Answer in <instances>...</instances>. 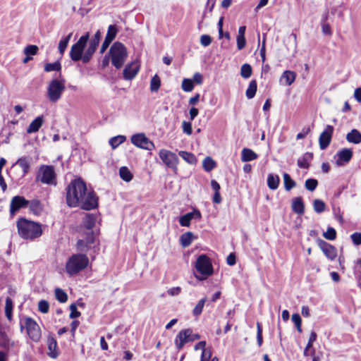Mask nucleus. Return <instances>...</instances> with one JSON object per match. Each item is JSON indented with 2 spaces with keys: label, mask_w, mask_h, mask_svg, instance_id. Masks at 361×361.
<instances>
[{
  "label": "nucleus",
  "mask_w": 361,
  "mask_h": 361,
  "mask_svg": "<svg viewBox=\"0 0 361 361\" xmlns=\"http://www.w3.org/2000/svg\"><path fill=\"white\" fill-rule=\"evenodd\" d=\"M237 48L238 50H242L246 44V39L245 36H237Z\"/></svg>",
  "instance_id": "54"
},
{
  "label": "nucleus",
  "mask_w": 361,
  "mask_h": 361,
  "mask_svg": "<svg viewBox=\"0 0 361 361\" xmlns=\"http://www.w3.org/2000/svg\"><path fill=\"white\" fill-rule=\"evenodd\" d=\"M126 136H124V135H117V136L111 137L109 140V143L111 145V147H112V149H116L120 145L126 141Z\"/></svg>",
  "instance_id": "31"
},
{
  "label": "nucleus",
  "mask_w": 361,
  "mask_h": 361,
  "mask_svg": "<svg viewBox=\"0 0 361 361\" xmlns=\"http://www.w3.org/2000/svg\"><path fill=\"white\" fill-rule=\"evenodd\" d=\"M201 217L199 210L195 209L191 212H188L183 215L179 219V223L182 226H189L192 219H198Z\"/></svg>",
  "instance_id": "17"
},
{
  "label": "nucleus",
  "mask_w": 361,
  "mask_h": 361,
  "mask_svg": "<svg viewBox=\"0 0 361 361\" xmlns=\"http://www.w3.org/2000/svg\"><path fill=\"white\" fill-rule=\"evenodd\" d=\"M205 302V298L199 300L192 311V313L195 316H199L202 313Z\"/></svg>",
  "instance_id": "43"
},
{
  "label": "nucleus",
  "mask_w": 361,
  "mask_h": 361,
  "mask_svg": "<svg viewBox=\"0 0 361 361\" xmlns=\"http://www.w3.org/2000/svg\"><path fill=\"white\" fill-rule=\"evenodd\" d=\"M257 342L258 346H261L263 342L262 338V328L259 322L257 323Z\"/></svg>",
  "instance_id": "51"
},
{
  "label": "nucleus",
  "mask_w": 361,
  "mask_h": 361,
  "mask_svg": "<svg viewBox=\"0 0 361 361\" xmlns=\"http://www.w3.org/2000/svg\"><path fill=\"white\" fill-rule=\"evenodd\" d=\"M310 131L309 128H304L302 131L297 134L296 139L301 140L303 139Z\"/></svg>",
  "instance_id": "63"
},
{
  "label": "nucleus",
  "mask_w": 361,
  "mask_h": 361,
  "mask_svg": "<svg viewBox=\"0 0 361 361\" xmlns=\"http://www.w3.org/2000/svg\"><path fill=\"white\" fill-rule=\"evenodd\" d=\"M64 79H53L47 87V97L51 102L56 103L61 97L65 91Z\"/></svg>",
  "instance_id": "7"
},
{
  "label": "nucleus",
  "mask_w": 361,
  "mask_h": 361,
  "mask_svg": "<svg viewBox=\"0 0 361 361\" xmlns=\"http://www.w3.org/2000/svg\"><path fill=\"white\" fill-rule=\"evenodd\" d=\"M131 142L137 147L146 149L152 150L155 146L152 141H151L144 133H137L133 135L130 138Z\"/></svg>",
  "instance_id": "12"
},
{
  "label": "nucleus",
  "mask_w": 361,
  "mask_h": 361,
  "mask_svg": "<svg viewBox=\"0 0 361 361\" xmlns=\"http://www.w3.org/2000/svg\"><path fill=\"white\" fill-rule=\"evenodd\" d=\"M193 234L191 232H187L183 233L180 236V243L183 247H188L192 242Z\"/></svg>",
  "instance_id": "30"
},
{
  "label": "nucleus",
  "mask_w": 361,
  "mask_h": 361,
  "mask_svg": "<svg viewBox=\"0 0 361 361\" xmlns=\"http://www.w3.org/2000/svg\"><path fill=\"white\" fill-rule=\"evenodd\" d=\"M109 53L112 65L117 69L121 68L128 56L126 47L122 43L116 42L111 47Z\"/></svg>",
  "instance_id": "4"
},
{
  "label": "nucleus",
  "mask_w": 361,
  "mask_h": 361,
  "mask_svg": "<svg viewBox=\"0 0 361 361\" xmlns=\"http://www.w3.org/2000/svg\"><path fill=\"white\" fill-rule=\"evenodd\" d=\"M67 203H98L99 199L92 188H87L81 178L73 180L66 188Z\"/></svg>",
  "instance_id": "1"
},
{
  "label": "nucleus",
  "mask_w": 361,
  "mask_h": 361,
  "mask_svg": "<svg viewBox=\"0 0 361 361\" xmlns=\"http://www.w3.org/2000/svg\"><path fill=\"white\" fill-rule=\"evenodd\" d=\"M121 178L125 181H130L133 178V175L127 167L123 166L119 170Z\"/></svg>",
  "instance_id": "39"
},
{
  "label": "nucleus",
  "mask_w": 361,
  "mask_h": 361,
  "mask_svg": "<svg viewBox=\"0 0 361 361\" xmlns=\"http://www.w3.org/2000/svg\"><path fill=\"white\" fill-rule=\"evenodd\" d=\"M202 165H203L204 169L206 171L209 172L216 167V164L214 161V160L213 159H212L210 157H207L203 160Z\"/></svg>",
  "instance_id": "34"
},
{
  "label": "nucleus",
  "mask_w": 361,
  "mask_h": 361,
  "mask_svg": "<svg viewBox=\"0 0 361 361\" xmlns=\"http://www.w3.org/2000/svg\"><path fill=\"white\" fill-rule=\"evenodd\" d=\"M161 86V80L159 77L156 74L152 77L150 81V90L152 92H157Z\"/></svg>",
  "instance_id": "38"
},
{
  "label": "nucleus",
  "mask_w": 361,
  "mask_h": 361,
  "mask_svg": "<svg viewBox=\"0 0 361 361\" xmlns=\"http://www.w3.org/2000/svg\"><path fill=\"white\" fill-rule=\"evenodd\" d=\"M178 154L188 164L194 165L197 161V159L195 154H193L191 152H188L186 151H179Z\"/></svg>",
  "instance_id": "26"
},
{
  "label": "nucleus",
  "mask_w": 361,
  "mask_h": 361,
  "mask_svg": "<svg viewBox=\"0 0 361 361\" xmlns=\"http://www.w3.org/2000/svg\"><path fill=\"white\" fill-rule=\"evenodd\" d=\"M313 158V154L311 152L305 153L301 157L298 159L297 164L300 168L308 169L310 166V161Z\"/></svg>",
  "instance_id": "22"
},
{
  "label": "nucleus",
  "mask_w": 361,
  "mask_h": 361,
  "mask_svg": "<svg viewBox=\"0 0 361 361\" xmlns=\"http://www.w3.org/2000/svg\"><path fill=\"white\" fill-rule=\"evenodd\" d=\"M11 203H30L22 196H15L12 198Z\"/></svg>",
  "instance_id": "61"
},
{
  "label": "nucleus",
  "mask_w": 361,
  "mask_h": 361,
  "mask_svg": "<svg viewBox=\"0 0 361 361\" xmlns=\"http://www.w3.org/2000/svg\"><path fill=\"white\" fill-rule=\"evenodd\" d=\"M17 228L19 235L25 240H33L39 238L43 233L42 225L39 223L24 218L17 221Z\"/></svg>",
  "instance_id": "2"
},
{
  "label": "nucleus",
  "mask_w": 361,
  "mask_h": 361,
  "mask_svg": "<svg viewBox=\"0 0 361 361\" xmlns=\"http://www.w3.org/2000/svg\"><path fill=\"white\" fill-rule=\"evenodd\" d=\"M195 269L202 276L195 275L196 279L200 281L205 279L207 277L212 275L214 272L211 259L204 254L200 255L197 257L195 262Z\"/></svg>",
  "instance_id": "6"
},
{
  "label": "nucleus",
  "mask_w": 361,
  "mask_h": 361,
  "mask_svg": "<svg viewBox=\"0 0 361 361\" xmlns=\"http://www.w3.org/2000/svg\"><path fill=\"white\" fill-rule=\"evenodd\" d=\"M336 156L337 157L336 165L343 166L350 161L353 157V151L350 149L344 148L339 150Z\"/></svg>",
  "instance_id": "14"
},
{
  "label": "nucleus",
  "mask_w": 361,
  "mask_h": 361,
  "mask_svg": "<svg viewBox=\"0 0 361 361\" xmlns=\"http://www.w3.org/2000/svg\"><path fill=\"white\" fill-rule=\"evenodd\" d=\"M72 33H70L66 37L61 39L59 43V53L63 55L66 51L68 44L71 38Z\"/></svg>",
  "instance_id": "35"
},
{
  "label": "nucleus",
  "mask_w": 361,
  "mask_h": 361,
  "mask_svg": "<svg viewBox=\"0 0 361 361\" xmlns=\"http://www.w3.org/2000/svg\"><path fill=\"white\" fill-rule=\"evenodd\" d=\"M31 158L27 157H23L19 158L16 162L23 170V175L28 173L30 167Z\"/></svg>",
  "instance_id": "25"
},
{
  "label": "nucleus",
  "mask_w": 361,
  "mask_h": 361,
  "mask_svg": "<svg viewBox=\"0 0 361 361\" xmlns=\"http://www.w3.org/2000/svg\"><path fill=\"white\" fill-rule=\"evenodd\" d=\"M200 43L204 47H208L212 43V37L208 35H203L200 37Z\"/></svg>",
  "instance_id": "56"
},
{
  "label": "nucleus",
  "mask_w": 361,
  "mask_h": 361,
  "mask_svg": "<svg viewBox=\"0 0 361 361\" xmlns=\"http://www.w3.org/2000/svg\"><path fill=\"white\" fill-rule=\"evenodd\" d=\"M318 185V181L314 178H309L305 180V188L310 191H313L316 189Z\"/></svg>",
  "instance_id": "45"
},
{
  "label": "nucleus",
  "mask_w": 361,
  "mask_h": 361,
  "mask_svg": "<svg viewBox=\"0 0 361 361\" xmlns=\"http://www.w3.org/2000/svg\"><path fill=\"white\" fill-rule=\"evenodd\" d=\"M319 247L325 255V256L330 260H334L337 257V250L332 245L321 240L319 243Z\"/></svg>",
  "instance_id": "15"
},
{
  "label": "nucleus",
  "mask_w": 361,
  "mask_h": 361,
  "mask_svg": "<svg viewBox=\"0 0 361 361\" xmlns=\"http://www.w3.org/2000/svg\"><path fill=\"white\" fill-rule=\"evenodd\" d=\"M333 133L334 127L327 125L319 137V147L321 149H325L330 145Z\"/></svg>",
  "instance_id": "13"
},
{
  "label": "nucleus",
  "mask_w": 361,
  "mask_h": 361,
  "mask_svg": "<svg viewBox=\"0 0 361 361\" xmlns=\"http://www.w3.org/2000/svg\"><path fill=\"white\" fill-rule=\"evenodd\" d=\"M211 357L210 351H207V350H204L202 352L201 355V361H207Z\"/></svg>",
  "instance_id": "64"
},
{
  "label": "nucleus",
  "mask_w": 361,
  "mask_h": 361,
  "mask_svg": "<svg viewBox=\"0 0 361 361\" xmlns=\"http://www.w3.org/2000/svg\"><path fill=\"white\" fill-rule=\"evenodd\" d=\"M258 155L249 148H244L241 152V160L243 162H247L257 159Z\"/></svg>",
  "instance_id": "23"
},
{
  "label": "nucleus",
  "mask_w": 361,
  "mask_h": 361,
  "mask_svg": "<svg viewBox=\"0 0 361 361\" xmlns=\"http://www.w3.org/2000/svg\"><path fill=\"white\" fill-rule=\"evenodd\" d=\"M36 181L49 185H56V173L54 166L41 165L36 175Z\"/></svg>",
  "instance_id": "5"
},
{
  "label": "nucleus",
  "mask_w": 361,
  "mask_h": 361,
  "mask_svg": "<svg viewBox=\"0 0 361 361\" xmlns=\"http://www.w3.org/2000/svg\"><path fill=\"white\" fill-rule=\"evenodd\" d=\"M48 355L51 358H56L59 356V350L56 340L49 336L47 338Z\"/></svg>",
  "instance_id": "19"
},
{
  "label": "nucleus",
  "mask_w": 361,
  "mask_h": 361,
  "mask_svg": "<svg viewBox=\"0 0 361 361\" xmlns=\"http://www.w3.org/2000/svg\"><path fill=\"white\" fill-rule=\"evenodd\" d=\"M25 326L30 338L34 342L39 341L42 333L37 323L32 318L26 317L25 319Z\"/></svg>",
  "instance_id": "10"
},
{
  "label": "nucleus",
  "mask_w": 361,
  "mask_h": 361,
  "mask_svg": "<svg viewBox=\"0 0 361 361\" xmlns=\"http://www.w3.org/2000/svg\"><path fill=\"white\" fill-rule=\"evenodd\" d=\"M30 211L35 215H40L42 212V204H28Z\"/></svg>",
  "instance_id": "52"
},
{
  "label": "nucleus",
  "mask_w": 361,
  "mask_h": 361,
  "mask_svg": "<svg viewBox=\"0 0 361 361\" xmlns=\"http://www.w3.org/2000/svg\"><path fill=\"white\" fill-rule=\"evenodd\" d=\"M38 50H39V48H38L37 46L30 44V45H27L24 49V54L26 56H30V55L34 56V55H36L37 54Z\"/></svg>",
  "instance_id": "46"
},
{
  "label": "nucleus",
  "mask_w": 361,
  "mask_h": 361,
  "mask_svg": "<svg viewBox=\"0 0 361 361\" xmlns=\"http://www.w3.org/2000/svg\"><path fill=\"white\" fill-rule=\"evenodd\" d=\"M159 156L167 167L177 170L178 157L175 153L165 149H161L159 152Z\"/></svg>",
  "instance_id": "11"
},
{
  "label": "nucleus",
  "mask_w": 361,
  "mask_h": 361,
  "mask_svg": "<svg viewBox=\"0 0 361 361\" xmlns=\"http://www.w3.org/2000/svg\"><path fill=\"white\" fill-rule=\"evenodd\" d=\"M43 123V116H37L35 120H33L31 123L29 125L27 133H36L39 130Z\"/></svg>",
  "instance_id": "24"
},
{
  "label": "nucleus",
  "mask_w": 361,
  "mask_h": 361,
  "mask_svg": "<svg viewBox=\"0 0 361 361\" xmlns=\"http://www.w3.org/2000/svg\"><path fill=\"white\" fill-rule=\"evenodd\" d=\"M296 78V73L292 71H285L280 78V82L285 85H292Z\"/></svg>",
  "instance_id": "20"
},
{
  "label": "nucleus",
  "mask_w": 361,
  "mask_h": 361,
  "mask_svg": "<svg viewBox=\"0 0 361 361\" xmlns=\"http://www.w3.org/2000/svg\"><path fill=\"white\" fill-rule=\"evenodd\" d=\"M27 206V204H11L10 213L13 216L21 207Z\"/></svg>",
  "instance_id": "62"
},
{
  "label": "nucleus",
  "mask_w": 361,
  "mask_h": 361,
  "mask_svg": "<svg viewBox=\"0 0 361 361\" xmlns=\"http://www.w3.org/2000/svg\"><path fill=\"white\" fill-rule=\"evenodd\" d=\"M70 310H71L70 318L74 319V318H77L80 316V312L77 310V307L75 304H71L70 305Z\"/></svg>",
  "instance_id": "57"
},
{
  "label": "nucleus",
  "mask_w": 361,
  "mask_h": 361,
  "mask_svg": "<svg viewBox=\"0 0 361 361\" xmlns=\"http://www.w3.org/2000/svg\"><path fill=\"white\" fill-rule=\"evenodd\" d=\"M226 262L229 266H233L236 263V257L234 253H230L226 258Z\"/></svg>",
  "instance_id": "59"
},
{
  "label": "nucleus",
  "mask_w": 361,
  "mask_h": 361,
  "mask_svg": "<svg viewBox=\"0 0 361 361\" xmlns=\"http://www.w3.org/2000/svg\"><path fill=\"white\" fill-rule=\"evenodd\" d=\"M200 338L198 334H194L191 329L181 330L175 338V345L178 350H181L185 343Z\"/></svg>",
  "instance_id": "9"
},
{
  "label": "nucleus",
  "mask_w": 361,
  "mask_h": 361,
  "mask_svg": "<svg viewBox=\"0 0 361 361\" xmlns=\"http://www.w3.org/2000/svg\"><path fill=\"white\" fill-rule=\"evenodd\" d=\"M76 247L80 252H87L90 248L85 240H78Z\"/></svg>",
  "instance_id": "49"
},
{
  "label": "nucleus",
  "mask_w": 361,
  "mask_h": 361,
  "mask_svg": "<svg viewBox=\"0 0 361 361\" xmlns=\"http://www.w3.org/2000/svg\"><path fill=\"white\" fill-rule=\"evenodd\" d=\"M350 238L355 246L361 245V233L355 232L351 234Z\"/></svg>",
  "instance_id": "53"
},
{
  "label": "nucleus",
  "mask_w": 361,
  "mask_h": 361,
  "mask_svg": "<svg viewBox=\"0 0 361 361\" xmlns=\"http://www.w3.org/2000/svg\"><path fill=\"white\" fill-rule=\"evenodd\" d=\"M283 177L284 188L286 190L289 191L295 186V182L291 178L288 173H284Z\"/></svg>",
  "instance_id": "33"
},
{
  "label": "nucleus",
  "mask_w": 361,
  "mask_h": 361,
  "mask_svg": "<svg viewBox=\"0 0 361 361\" xmlns=\"http://www.w3.org/2000/svg\"><path fill=\"white\" fill-rule=\"evenodd\" d=\"M61 69V65L59 61H56L54 63H49L44 66V71L46 72L51 71H59Z\"/></svg>",
  "instance_id": "41"
},
{
  "label": "nucleus",
  "mask_w": 361,
  "mask_h": 361,
  "mask_svg": "<svg viewBox=\"0 0 361 361\" xmlns=\"http://www.w3.org/2000/svg\"><path fill=\"white\" fill-rule=\"evenodd\" d=\"M13 310V301L11 298H6L5 305V314L8 320L11 319Z\"/></svg>",
  "instance_id": "40"
},
{
  "label": "nucleus",
  "mask_w": 361,
  "mask_h": 361,
  "mask_svg": "<svg viewBox=\"0 0 361 361\" xmlns=\"http://www.w3.org/2000/svg\"><path fill=\"white\" fill-rule=\"evenodd\" d=\"M118 32V29L115 25H111L108 27L107 33L106 35V39L113 41Z\"/></svg>",
  "instance_id": "42"
},
{
  "label": "nucleus",
  "mask_w": 361,
  "mask_h": 361,
  "mask_svg": "<svg viewBox=\"0 0 361 361\" xmlns=\"http://www.w3.org/2000/svg\"><path fill=\"white\" fill-rule=\"evenodd\" d=\"M279 177L277 175L269 174L267 177L268 187L271 190H276L279 185Z\"/></svg>",
  "instance_id": "29"
},
{
  "label": "nucleus",
  "mask_w": 361,
  "mask_h": 361,
  "mask_svg": "<svg viewBox=\"0 0 361 361\" xmlns=\"http://www.w3.org/2000/svg\"><path fill=\"white\" fill-rule=\"evenodd\" d=\"M89 39V33L80 37L79 40L74 44L70 51V57L73 61L82 60L83 61L84 54H82Z\"/></svg>",
  "instance_id": "8"
},
{
  "label": "nucleus",
  "mask_w": 361,
  "mask_h": 361,
  "mask_svg": "<svg viewBox=\"0 0 361 361\" xmlns=\"http://www.w3.org/2000/svg\"><path fill=\"white\" fill-rule=\"evenodd\" d=\"M49 305L47 300H42L38 303V310L42 313H47L49 312Z\"/></svg>",
  "instance_id": "50"
},
{
  "label": "nucleus",
  "mask_w": 361,
  "mask_h": 361,
  "mask_svg": "<svg viewBox=\"0 0 361 361\" xmlns=\"http://www.w3.org/2000/svg\"><path fill=\"white\" fill-rule=\"evenodd\" d=\"M252 73V66L248 63L243 64L240 68V75L243 78H249Z\"/></svg>",
  "instance_id": "37"
},
{
  "label": "nucleus",
  "mask_w": 361,
  "mask_h": 361,
  "mask_svg": "<svg viewBox=\"0 0 361 361\" xmlns=\"http://www.w3.org/2000/svg\"><path fill=\"white\" fill-rule=\"evenodd\" d=\"M257 89V84L255 80L250 82L247 89L246 90L245 94L247 99H252L256 94Z\"/></svg>",
  "instance_id": "28"
},
{
  "label": "nucleus",
  "mask_w": 361,
  "mask_h": 361,
  "mask_svg": "<svg viewBox=\"0 0 361 361\" xmlns=\"http://www.w3.org/2000/svg\"><path fill=\"white\" fill-rule=\"evenodd\" d=\"M168 294L171 296H176L180 294L181 292V288L179 286L173 287L168 290Z\"/></svg>",
  "instance_id": "60"
},
{
  "label": "nucleus",
  "mask_w": 361,
  "mask_h": 361,
  "mask_svg": "<svg viewBox=\"0 0 361 361\" xmlns=\"http://www.w3.org/2000/svg\"><path fill=\"white\" fill-rule=\"evenodd\" d=\"M182 89L185 92H191L194 88V85L190 79H183L181 85Z\"/></svg>",
  "instance_id": "47"
},
{
  "label": "nucleus",
  "mask_w": 361,
  "mask_h": 361,
  "mask_svg": "<svg viewBox=\"0 0 361 361\" xmlns=\"http://www.w3.org/2000/svg\"><path fill=\"white\" fill-rule=\"evenodd\" d=\"M323 236L326 240H334L336 238V231L332 227H329L326 232L324 233Z\"/></svg>",
  "instance_id": "44"
},
{
  "label": "nucleus",
  "mask_w": 361,
  "mask_h": 361,
  "mask_svg": "<svg viewBox=\"0 0 361 361\" xmlns=\"http://www.w3.org/2000/svg\"><path fill=\"white\" fill-rule=\"evenodd\" d=\"M89 264V258L85 254H73L66 263V271L69 276L78 274L86 269Z\"/></svg>",
  "instance_id": "3"
},
{
  "label": "nucleus",
  "mask_w": 361,
  "mask_h": 361,
  "mask_svg": "<svg viewBox=\"0 0 361 361\" xmlns=\"http://www.w3.org/2000/svg\"><path fill=\"white\" fill-rule=\"evenodd\" d=\"M317 334L314 331H312L307 342L306 347L305 348L303 355L307 357L309 355V351L312 348L313 343L317 340Z\"/></svg>",
  "instance_id": "32"
},
{
  "label": "nucleus",
  "mask_w": 361,
  "mask_h": 361,
  "mask_svg": "<svg viewBox=\"0 0 361 361\" xmlns=\"http://www.w3.org/2000/svg\"><path fill=\"white\" fill-rule=\"evenodd\" d=\"M292 321L295 324L298 331L299 333H301L302 332V328H301L302 319H301L300 316L298 314H293L292 315Z\"/></svg>",
  "instance_id": "48"
},
{
  "label": "nucleus",
  "mask_w": 361,
  "mask_h": 361,
  "mask_svg": "<svg viewBox=\"0 0 361 361\" xmlns=\"http://www.w3.org/2000/svg\"><path fill=\"white\" fill-rule=\"evenodd\" d=\"M183 131L187 135H191L192 133V124L190 122L183 121L182 124Z\"/></svg>",
  "instance_id": "55"
},
{
  "label": "nucleus",
  "mask_w": 361,
  "mask_h": 361,
  "mask_svg": "<svg viewBox=\"0 0 361 361\" xmlns=\"http://www.w3.org/2000/svg\"><path fill=\"white\" fill-rule=\"evenodd\" d=\"M292 210L298 214H302L305 211L304 204H292Z\"/></svg>",
  "instance_id": "58"
},
{
  "label": "nucleus",
  "mask_w": 361,
  "mask_h": 361,
  "mask_svg": "<svg viewBox=\"0 0 361 361\" xmlns=\"http://www.w3.org/2000/svg\"><path fill=\"white\" fill-rule=\"evenodd\" d=\"M97 219V216L94 214H87L84 220V226L88 229L91 230L95 224V222Z\"/></svg>",
  "instance_id": "27"
},
{
  "label": "nucleus",
  "mask_w": 361,
  "mask_h": 361,
  "mask_svg": "<svg viewBox=\"0 0 361 361\" xmlns=\"http://www.w3.org/2000/svg\"><path fill=\"white\" fill-rule=\"evenodd\" d=\"M346 140L350 143L360 144L361 143V133L358 130L353 129L346 135Z\"/></svg>",
  "instance_id": "21"
},
{
  "label": "nucleus",
  "mask_w": 361,
  "mask_h": 361,
  "mask_svg": "<svg viewBox=\"0 0 361 361\" xmlns=\"http://www.w3.org/2000/svg\"><path fill=\"white\" fill-rule=\"evenodd\" d=\"M99 42L98 41H96L92 38L90 39L88 47L84 53L83 63H87L90 61L93 54L95 52L99 45Z\"/></svg>",
  "instance_id": "18"
},
{
  "label": "nucleus",
  "mask_w": 361,
  "mask_h": 361,
  "mask_svg": "<svg viewBox=\"0 0 361 361\" xmlns=\"http://www.w3.org/2000/svg\"><path fill=\"white\" fill-rule=\"evenodd\" d=\"M56 299L61 302H66L68 300V295L61 288H56L54 290Z\"/></svg>",
  "instance_id": "36"
},
{
  "label": "nucleus",
  "mask_w": 361,
  "mask_h": 361,
  "mask_svg": "<svg viewBox=\"0 0 361 361\" xmlns=\"http://www.w3.org/2000/svg\"><path fill=\"white\" fill-rule=\"evenodd\" d=\"M140 66L137 62H132L128 64L123 72V78L126 80H132L137 74Z\"/></svg>",
  "instance_id": "16"
}]
</instances>
